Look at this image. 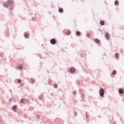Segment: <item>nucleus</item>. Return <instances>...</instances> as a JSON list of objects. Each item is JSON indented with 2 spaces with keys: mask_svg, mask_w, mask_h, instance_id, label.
<instances>
[{
  "mask_svg": "<svg viewBox=\"0 0 124 124\" xmlns=\"http://www.w3.org/2000/svg\"><path fill=\"white\" fill-rule=\"evenodd\" d=\"M14 5V3H13V0H8L7 3H4V5L5 7H8V5Z\"/></svg>",
  "mask_w": 124,
  "mask_h": 124,
  "instance_id": "f257e3e1",
  "label": "nucleus"
},
{
  "mask_svg": "<svg viewBox=\"0 0 124 124\" xmlns=\"http://www.w3.org/2000/svg\"><path fill=\"white\" fill-rule=\"evenodd\" d=\"M104 89L101 88L99 91V94L101 97H103V96L104 95Z\"/></svg>",
  "mask_w": 124,
  "mask_h": 124,
  "instance_id": "f03ea898",
  "label": "nucleus"
},
{
  "mask_svg": "<svg viewBox=\"0 0 124 124\" xmlns=\"http://www.w3.org/2000/svg\"><path fill=\"white\" fill-rule=\"evenodd\" d=\"M105 37L106 39L107 40L109 39V38H110V35H109V33H108V32H106L105 33Z\"/></svg>",
  "mask_w": 124,
  "mask_h": 124,
  "instance_id": "7ed1b4c3",
  "label": "nucleus"
},
{
  "mask_svg": "<svg viewBox=\"0 0 124 124\" xmlns=\"http://www.w3.org/2000/svg\"><path fill=\"white\" fill-rule=\"evenodd\" d=\"M50 43H51V44H53V45L56 44V39H52L50 40Z\"/></svg>",
  "mask_w": 124,
  "mask_h": 124,
  "instance_id": "20e7f679",
  "label": "nucleus"
},
{
  "mask_svg": "<svg viewBox=\"0 0 124 124\" xmlns=\"http://www.w3.org/2000/svg\"><path fill=\"white\" fill-rule=\"evenodd\" d=\"M70 72H71L72 73H73L74 72H75V71H76V70L75 69V68H71L70 69Z\"/></svg>",
  "mask_w": 124,
  "mask_h": 124,
  "instance_id": "39448f33",
  "label": "nucleus"
},
{
  "mask_svg": "<svg viewBox=\"0 0 124 124\" xmlns=\"http://www.w3.org/2000/svg\"><path fill=\"white\" fill-rule=\"evenodd\" d=\"M17 108V106L15 105L13 107L12 110L14 111L15 112H16V109Z\"/></svg>",
  "mask_w": 124,
  "mask_h": 124,
  "instance_id": "423d86ee",
  "label": "nucleus"
},
{
  "mask_svg": "<svg viewBox=\"0 0 124 124\" xmlns=\"http://www.w3.org/2000/svg\"><path fill=\"white\" fill-rule=\"evenodd\" d=\"M119 93H120V94L124 93V89H120L119 90Z\"/></svg>",
  "mask_w": 124,
  "mask_h": 124,
  "instance_id": "0eeeda50",
  "label": "nucleus"
},
{
  "mask_svg": "<svg viewBox=\"0 0 124 124\" xmlns=\"http://www.w3.org/2000/svg\"><path fill=\"white\" fill-rule=\"evenodd\" d=\"M95 42L97 44H99V43H100V41L99 40H98V39H95Z\"/></svg>",
  "mask_w": 124,
  "mask_h": 124,
  "instance_id": "6e6552de",
  "label": "nucleus"
},
{
  "mask_svg": "<svg viewBox=\"0 0 124 124\" xmlns=\"http://www.w3.org/2000/svg\"><path fill=\"white\" fill-rule=\"evenodd\" d=\"M66 33L67 35H69V34L71 33V31H68L66 32Z\"/></svg>",
  "mask_w": 124,
  "mask_h": 124,
  "instance_id": "1a4fd4ad",
  "label": "nucleus"
},
{
  "mask_svg": "<svg viewBox=\"0 0 124 124\" xmlns=\"http://www.w3.org/2000/svg\"><path fill=\"white\" fill-rule=\"evenodd\" d=\"M59 11L60 13H62V12H63V9H62V8H60Z\"/></svg>",
  "mask_w": 124,
  "mask_h": 124,
  "instance_id": "9d476101",
  "label": "nucleus"
},
{
  "mask_svg": "<svg viewBox=\"0 0 124 124\" xmlns=\"http://www.w3.org/2000/svg\"><path fill=\"white\" fill-rule=\"evenodd\" d=\"M29 35H30L29 34H25L24 37L25 38H29Z\"/></svg>",
  "mask_w": 124,
  "mask_h": 124,
  "instance_id": "9b49d317",
  "label": "nucleus"
},
{
  "mask_svg": "<svg viewBox=\"0 0 124 124\" xmlns=\"http://www.w3.org/2000/svg\"><path fill=\"white\" fill-rule=\"evenodd\" d=\"M100 25H101L102 26L104 25V24H105L104 21H100Z\"/></svg>",
  "mask_w": 124,
  "mask_h": 124,
  "instance_id": "f8f14e48",
  "label": "nucleus"
},
{
  "mask_svg": "<svg viewBox=\"0 0 124 124\" xmlns=\"http://www.w3.org/2000/svg\"><path fill=\"white\" fill-rule=\"evenodd\" d=\"M112 74L113 75H116V74H117V71H116V70H113L112 72Z\"/></svg>",
  "mask_w": 124,
  "mask_h": 124,
  "instance_id": "ddd939ff",
  "label": "nucleus"
},
{
  "mask_svg": "<svg viewBox=\"0 0 124 124\" xmlns=\"http://www.w3.org/2000/svg\"><path fill=\"white\" fill-rule=\"evenodd\" d=\"M115 57L116 58H119V57H120V54L119 53H116Z\"/></svg>",
  "mask_w": 124,
  "mask_h": 124,
  "instance_id": "4468645a",
  "label": "nucleus"
},
{
  "mask_svg": "<svg viewBox=\"0 0 124 124\" xmlns=\"http://www.w3.org/2000/svg\"><path fill=\"white\" fill-rule=\"evenodd\" d=\"M118 4H119V1H118V0L115 1V5H118Z\"/></svg>",
  "mask_w": 124,
  "mask_h": 124,
  "instance_id": "2eb2a0df",
  "label": "nucleus"
},
{
  "mask_svg": "<svg viewBox=\"0 0 124 124\" xmlns=\"http://www.w3.org/2000/svg\"><path fill=\"white\" fill-rule=\"evenodd\" d=\"M76 34H77V35H80V34H81V33L80 32V31H78L76 32Z\"/></svg>",
  "mask_w": 124,
  "mask_h": 124,
  "instance_id": "dca6fc26",
  "label": "nucleus"
},
{
  "mask_svg": "<svg viewBox=\"0 0 124 124\" xmlns=\"http://www.w3.org/2000/svg\"><path fill=\"white\" fill-rule=\"evenodd\" d=\"M54 88H57L58 87V85L57 84H53Z\"/></svg>",
  "mask_w": 124,
  "mask_h": 124,
  "instance_id": "f3484780",
  "label": "nucleus"
},
{
  "mask_svg": "<svg viewBox=\"0 0 124 124\" xmlns=\"http://www.w3.org/2000/svg\"><path fill=\"white\" fill-rule=\"evenodd\" d=\"M31 83L32 84H33V83H34L35 82V80L34 79H31Z\"/></svg>",
  "mask_w": 124,
  "mask_h": 124,
  "instance_id": "a211bd4d",
  "label": "nucleus"
},
{
  "mask_svg": "<svg viewBox=\"0 0 124 124\" xmlns=\"http://www.w3.org/2000/svg\"><path fill=\"white\" fill-rule=\"evenodd\" d=\"M24 101H25V99H22L21 100V103H24Z\"/></svg>",
  "mask_w": 124,
  "mask_h": 124,
  "instance_id": "6ab92c4d",
  "label": "nucleus"
},
{
  "mask_svg": "<svg viewBox=\"0 0 124 124\" xmlns=\"http://www.w3.org/2000/svg\"><path fill=\"white\" fill-rule=\"evenodd\" d=\"M23 68V66H18L19 69H22Z\"/></svg>",
  "mask_w": 124,
  "mask_h": 124,
  "instance_id": "aec40b11",
  "label": "nucleus"
},
{
  "mask_svg": "<svg viewBox=\"0 0 124 124\" xmlns=\"http://www.w3.org/2000/svg\"><path fill=\"white\" fill-rule=\"evenodd\" d=\"M17 83H18V84H20V83H21V79L17 80Z\"/></svg>",
  "mask_w": 124,
  "mask_h": 124,
  "instance_id": "412c9836",
  "label": "nucleus"
},
{
  "mask_svg": "<svg viewBox=\"0 0 124 124\" xmlns=\"http://www.w3.org/2000/svg\"><path fill=\"white\" fill-rule=\"evenodd\" d=\"M87 37H90V36H91V35L88 33L87 34Z\"/></svg>",
  "mask_w": 124,
  "mask_h": 124,
  "instance_id": "4be33fe9",
  "label": "nucleus"
},
{
  "mask_svg": "<svg viewBox=\"0 0 124 124\" xmlns=\"http://www.w3.org/2000/svg\"><path fill=\"white\" fill-rule=\"evenodd\" d=\"M121 53H124V50L123 49L120 50Z\"/></svg>",
  "mask_w": 124,
  "mask_h": 124,
  "instance_id": "5701e85b",
  "label": "nucleus"
},
{
  "mask_svg": "<svg viewBox=\"0 0 124 124\" xmlns=\"http://www.w3.org/2000/svg\"><path fill=\"white\" fill-rule=\"evenodd\" d=\"M74 93V94H75V93H76V92H74V93Z\"/></svg>",
  "mask_w": 124,
  "mask_h": 124,
  "instance_id": "b1692460",
  "label": "nucleus"
},
{
  "mask_svg": "<svg viewBox=\"0 0 124 124\" xmlns=\"http://www.w3.org/2000/svg\"><path fill=\"white\" fill-rule=\"evenodd\" d=\"M75 115H77V113H75Z\"/></svg>",
  "mask_w": 124,
  "mask_h": 124,
  "instance_id": "393cba45",
  "label": "nucleus"
}]
</instances>
